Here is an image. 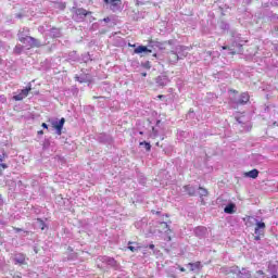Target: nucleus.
<instances>
[{
  "label": "nucleus",
  "instance_id": "47",
  "mask_svg": "<svg viewBox=\"0 0 278 278\" xmlns=\"http://www.w3.org/2000/svg\"><path fill=\"white\" fill-rule=\"evenodd\" d=\"M128 46L131 48H136V43H134V45L129 43Z\"/></svg>",
  "mask_w": 278,
  "mask_h": 278
},
{
  "label": "nucleus",
  "instance_id": "27",
  "mask_svg": "<svg viewBox=\"0 0 278 278\" xmlns=\"http://www.w3.org/2000/svg\"><path fill=\"white\" fill-rule=\"evenodd\" d=\"M68 60L72 62H77L79 60V56L77 55L76 51H72L68 53Z\"/></svg>",
  "mask_w": 278,
  "mask_h": 278
},
{
  "label": "nucleus",
  "instance_id": "17",
  "mask_svg": "<svg viewBox=\"0 0 278 278\" xmlns=\"http://www.w3.org/2000/svg\"><path fill=\"white\" fill-rule=\"evenodd\" d=\"M179 60H181L179 58V55L177 54L176 51H170L168 53V61L172 63V64H177V62H179Z\"/></svg>",
  "mask_w": 278,
  "mask_h": 278
},
{
  "label": "nucleus",
  "instance_id": "59",
  "mask_svg": "<svg viewBox=\"0 0 278 278\" xmlns=\"http://www.w3.org/2000/svg\"><path fill=\"white\" fill-rule=\"evenodd\" d=\"M80 1H81V3H83L84 0H80Z\"/></svg>",
  "mask_w": 278,
  "mask_h": 278
},
{
  "label": "nucleus",
  "instance_id": "5",
  "mask_svg": "<svg viewBox=\"0 0 278 278\" xmlns=\"http://www.w3.org/2000/svg\"><path fill=\"white\" fill-rule=\"evenodd\" d=\"M50 123L53 129H55L56 136H61L62 129H64V123H66V119L62 117L61 119H51Z\"/></svg>",
  "mask_w": 278,
  "mask_h": 278
},
{
  "label": "nucleus",
  "instance_id": "41",
  "mask_svg": "<svg viewBox=\"0 0 278 278\" xmlns=\"http://www.w3.org/2000/svg\"><path fill=\"white\" fill-rule=\"evenodd\" d=\"M104 23H110V17H104L103 20H102Z\"/></svg>",
  "mask_w": 278,
  "mask_h": 278
},
{
  "label": "nucleus",
  "instance_id": "53",
  "mask_svg": "<svg viewBox=\"0 0 278 278\" xmlns=\"http://www.w3.org/2000/svg\"><path fill=\"white\" fill-rule=\"evenodd\" d=\"M162 97H164V96H159V99H162Z\"/></svg>",
  "mask_w": 278,
  "mask_h": 278
},
{
  "label": "nucleus",
  "instance_id": "50",
  "mask_svg": "<svg viewBox=\"0 0 278 278\" xmlns=\"http://www.w3.org/2000/svg\"><path fill=\"white\" fill-rule=\"evenodd\" d=\"M274 126L278 127V122H274Z\"/></svg>",
  "mask_w": 278,
  "mask_h": 278
},
{
  "label": "nucleus",
  "instance_id": "58",
  "mask_svg": "<svg viewBox=\"0 0 278 278\" xmlns=\"http://www.w3.org/2000/svg\"><path fill=\"white\" fill-rule=\"evenodd\" d=\"M0 65H1V59H0Z\"/></svg>",
  "mask_w": 278,
  "mask_h": 278
},
{
  "label": "nucleus",
  "instance_id": "3",
  "mask_svg": "<svg viewBox=\"0 0 278 278\" xmlns=\"http://www.w3.org/2000/svg\"><path fill=\"white\" fill-rule=\"evenodd\" d=\"M89 14H92V12L87 11L84 8L75 9L73 13V21L76 23H84V21H86V16H89Z\"/></svg>",
  "mask_w": 278,
  "mask_h": 278
},
{
  "label": "nucleus",
  "instance_id": "60",
  "mask_svg": "<svg viewBox=\"0 0 278 278\" xmlns=\"http://www.w3.org/2000/svg\"><path fill=\"white\" fill-rule=\"evenodd\" d=\"M276 1H278V0H276Z\"/></svg>",
  "mask_w": 278,
  "mask_h": 278
},
{
  "label": "nucleus",
  "instance_id": "43",
  "mask_svg": "<svg viewBox=\"0 0 278 278\" xmlns=\"http://www.w3.org/2000/svg\"><path fill=\"white\" fill-rule=\"evenodd\" d=\"M22 16H23V14H21V13L15 14V18H21Z\"/></svg>",
  "mask_w": 278,
  "mask_h": 278
},
{
  "label": "nucleus",
  "instance_id": "52",
  "mask_svg": "<svg viewBox=\"0 0 278 278\" xmlns=\"http://www.w3.org/2000/svg\"><path fill=\"white\" fill-rule=\"evenodd\" d=\"M153 56H154V58H157V54L154 53Z\"/></svg>",
  "mask_w": 278,
  "mask_h": 278
},
{
  "label": "nucleus",
  "instance_id": "42",
  "mask_svg": "<svg viewBox=\"0 0 278 278\" xmlns=\"http://www.w3.org/2000/svg\"><path fill=\"white\" fill-rule=\"evenodd\" d=\"M149 249H151V251H153V249H155V244L151 243V244L149 245Z\"/></svg>",
  "mask_w": 278,
  "mask_h": 278
},
{
  "label": "nucleus",
  "instance_id": "54",
  "mask_svg": "<svg viewBox=\"0 0 278 278\" xmlns=\"http://www.w3.org/2000/svg\"><path fill=\"white\" fill-rule=\"evenodd\" d=\"M156 125H160V121L156 122Z\"/></svg>",
  "mask_w": 278,
  "mask_h": 278
},
{
  "label": "nucleus",
  "instance_id": "29",
  "mask_svg": "<svg viewBox=\"0 0 278 278\" xmlns=\"http://www.w3.org/2000/svg\"><path fill=\"white\" fill-rule=\"evenodd\" d=\"M208 192L207 189L203 188V187H199V197L201 199H203V197H207Z\"/></svg>",
  "mask_w": 278,
  "mask_h": 278
},
{
  "label": "nucleus",
  "instance_id": "2",
  "mask_svg": "<svg viewBox=\"0 0 278 278\" xmlns=\"http://www.w3.org/2000/svg\"><path fill=\"white\" fill-rule=\"evenodd\" d=\"M153 47H160V42L156 41H150V45L147 46H139L135 48L134 53L136 55H147L148 53H153Z\"/></svg>",
  "mask_w": 278,
  "mask_h": 278
},
{
  "label": "nucleus",
  "instance_id": "37",
  "mask_svg": "<svg viewBox=\"0 0 278 278\" xmlns=\"http://www.w3.org/2000/svg\"><path fill=\"white\" fill-rule=\"evenodd\" d=\"M8 99L2 94L0 96V103H5Z\"/></svg>",
  "mask_w": 278,
  "mask_h": 278
},
{
  "label": "nucleus",
  "instance_id": "46",
  "mask_svg": "<svg viewBox=\"0 0 278 278\" xmlns=\"http://www.w3.org/2000/svg\"><path fill=\"white\" fill-rule=\"evenodd\" d=\"M12 278H23L20 275H14Z\"/></svg>",
  "mask_w": 278,
  "mask_h": 278
},
{
  "label": "nucleus",
  "instance_id": "26",
  "mask_svg": "<svg viewBox=\"0 0 278 278\" xmlns=\"http://www.w3.org/2000/svg\"><path fill=\"white\" fill-rule=\"evenodd\" d=\"M5 157H8V154L3 152L0 155V162H5ZM0 168H2V170H5V168H8V164H0Z\"/></svg>",
  "mask_w": 278,
  "mask_h": 278
},
{
  "label": "nucleus",
  "instance_id": "57",
  "mask_svg": "<svg viewBox=\"0 0 278 278\" xmlns=\"http://www.w3.org/2000/svg\"><path fill=\"white\" fill-rule=\"evenodd\" d=\"M0 164H5V163H3V162H0Z\"/></svg>",
  "mask_w": 278,
  "mask_h": 278
},
{
  "label": "nucleus",
  "instance_id": "51",
  "mask_svg": "<svg viewBox=\"0 0 278 278\" xmlns=\"http://www.w3.org/2000/svg\"><path fill=\"white\" fill-rule=\"evenodd\" d=\"M223 49H224V50L227 49V46H224Z\"/></svg>",
  "mask_w": 278,
  "mask_h": 278
},
{
  "label": "nucleus",
  "instance_id": "32",
  "mask_svg": "<svg viewBox=\"0 0 278 278\" xmlns=\"http://www.w3.org/2000/svg\"><path fill=\"white\" fill-rule=\"evenodd\" d=\"M10 49V46L8 43L0 40V51H8Z\"/></svg>",
  "mask_w": 278,
  "mask_h": 278
},
{
  "label": "nucleus",
  "instance_id": "8",
  "mask_svg": "<svg viewBox=\"0 0 278 278\" xmlns=\"http://www.w3.org/2000/svg\"><path fill=\"white\" fill-rule=\"evenodd\" d=\"M267 273L271 275L269 278H278V263L269 262L267 265Z\"/></svg>",
  "mask_w": 278,
  "mask_h": 278
},
{
  "label": "nucleus",
  "instance_id": "15",
  "mask_svg": "<svg viewBox=\"0 0 278 278\" xmlns=\"http://www.w3.org/2000/svg\"><path fill=\"white\" fill-rule=\"evenodd\" d=\"M194 233L197 236V238H205V236H207V228L204 226H199L194 229Z\"/></svg>",
  "mask_w": 278,
  "mask_h": 278
},
{
  "label": "nucleus",
  "instance_id": "25",
  "mask_svg": "<svg viewBox=\"0 0 278 278\" xmlns=\"http://www.w3.org/2000/svg\"><path fill=\"white\" fill-rule=\"evenodd\" d=\"M35 225L36 227H38V229H41V231H45V229H47V224L40 218L36 219Z\"/></svg>",
  "mask_w": 278,
  "mask_h": 278
},
{
  "label": "nucleus",
  "instance_id": "30",
  "mask_svg": "<svg viewBox=\"0 0 278 278\" xmlns=\"http://www.w3.org/2000/svg\"><path fill=\"white\" fill-rule=\"evenodd\" d=\"M54 3H55V8H58V10H66V2L56 1Z\"/></svg>",
  "mask_w": 278,
  "mask_h": 278
},
{
  "label": "nucleus",
  "instance_id": "13",
  "mask_svg": "<svg viewBox=\"0 0 278 278\" xmlns=\"http://www.w3.org/2000/svg\"><path fill=\"white\" fill-rule=\"evenodd\" d=\"M186 266L187 268H189L191 273H200L201 268H203V265L201 264V262L189 263Z\"/></svg>",
  "mask_w": 278,
  "mask_h": 278
},
{
  "label": "nucleus",
  "instance_id": "56",
  "mask_svg": "<svg viewBox=\"0 0 278 278\" xmlns=\"http://www.w3.org/2000/svg\"><path fill=\"white\" fill-rule=\"evenodd\" d=\"M237 121H238V123H241L240 119H237Z\"/></svg>",
  "mask_w": 278,
  "mask_h": 278
},
{
  "label": "nucleus",
  "instance_id": "55",
  "mask_svg": "<svg viewBox=\"0 0 278 278\" xmlns=\"http://www.w3.org/2000/svg\"><path fill=\"white\" fill-rule=\"evenodd\" d=\"M274 18H277V15H274Z\"/></svg>",
  "mask_w": 278,
  "mask_h": 278
},
{
  "label": "nucleus",
  "instance_id": "21",
  "mask_svg": "<svg viewBox=\"0 0 278 278\" xmlns=\"http://www.w3.org/2000/svg\"><path fill=\"white\" fill-rule=\"evenodd\" d=\"M168 81H169L168 76H166V75H162V76L156 77L157 86L164 87L168 84Z\"/></svg>",
  "mask_w": 278,
  "mask_h": 278
},
{
  "label": "nucleus",
  "instance_id": "49",
  "mask_svg": "<svg viewBox=\"0 0 278 278\" xmlns=\"http://www.w3.org/2000/svg\"><path fill=\"white\" fill-rule=\"evenodd\" d=\"M251 1H253V0H245V3L249 5V3H251Z\"/></svg>",
  "mask_w": 278,
  "mask_h": 278
},
{
  "label": "nucleus",
  "instance_id": "28",
  "mask_svg": "<svg viewBox=\"0 0 278 278\" xmlns=\"http://www.w3.org/2000/svg\"><path fill=\"white\" fill-rule=\"evenodd\" d=\"M139 147H143L146 151H151V143L148 141H140Z\"/></svg>",
  "mask_w": 278,
  "mask_h": 278
},
{
  "label": "nucleus",
  "instance_id": "36",
  "mask_svg": "<svg viewBox=\"0 0 278 278\" xmlns=\"http://www.w3.org/2000/svg\"><path fill=\"white\" fill-rule=\"evenodd\" d=\"M262 238H264V236H262V235H255V236H254V240H255L256 242H260V240H262Z\"/></svg>",
  "mask_w": 278,
  "mask_h": 278
},
{
  "label": "nucleus",
  "instance_id": "35",
  "mask_svg": "<svg viewBox=\"0 0 278 278\" xmlns=\"http://www.w3.org/2000/svg\"><path fill=\"white\" fill-rule=\"evenodd\" d=\"M90 60H92L90 53L83 54V62L88 63Z\"/></svg>",
  "mask_w": 278,
  "mask_h": 278
},
{
  "label": "nucleus",
  "instance_id": "6",
  "mask_svg": "<svg viewBox=\"0 0 278 278\" xmlns=\"http://www.w3.org/2000/svg\"><path fill=\"white\" fill-rule=\"evenodd\" d=\"M29 92H31V83L25 89H21L17 94L13 96V101H23V99L29 96Z\"/></svg>",
  "mask_w": 278,
  "mask_h": 278
},
{
  "label": "nucleus",
  "instance_id": "39",
  "mask_svg": "<svg viewBox=\"0 0 278 278\" xmlns=\"http://www.w3.org/2000/svg\"><path fill=\"white\" fill-rule=\"evenodd\" d=\"M41 127H42L43 129H49V125H47V123H42V124H41Z\"/></svg>",
  "mask_w": 278,
  "mask_h": 278
},
{
  "label": "nucleus",
  "instance_id": "12",
  "mask_svg": "<svg viewBox=\"0 0 278 278\" xmlns=\"http://www.w3.org/2000/svg\"><path fill=\"white\" fill-rule=\"evenodd\" d=\"M101 261L103 262V264H106L108 266H111V268H117L118 267V263L116 262V260H114V257L102 256Z\"/></svg>",
  "mask_w": 278,
  "mask_h": 278
},
{
  "label": "nucleus",
  "instance_id": "45",
  "mask_svg": "<svg viewBox=\"0 0 278 278\" xmlns=\"http://www.w3.org/2000/svg\"><path fill=\"white\" fill-rule=\"evenodd\" d=\"M43 134H45V131H42V130L38 131V136H42Z\"/></svg>",
  "mask_w": 278,
  "mask_h": 278
},
{
  "label": "nucleus",
  "instance_id": "20",
  "mask_svg": "<svg viewBox=\"0 0 278 278\" xmlns=\"http://www.w3.org/2000/svg\"><path fill=\"white\" fill-rule=\"evenodd\" d=\"M225 214H236V203L230 202L224 208Z\"/></svg>",
  "mask_w": 278,
  "mask_h": 278
},
{
  "label": "nucleus",
  "instance_id": "14",
  "mask_svg": "<svg viewBox=\"0 0 278 278\" xmlns=\"http://www.w3.org/2000/svg\"><path fill=\"white\" fill-rule=\"evenodd\" d=\"M249 99H250L249 93L243 92V93H241L240 97L235 101V103H236L237 105H247V103H249Z\"/></svg>",
  "mask_w": 278,
  "mask_h": 278
},
{
  "label": "nucleus",
  "instance_id": "31",
  "mask_svg": "<svg viewBox=\"0 0 278 278\" xmlns=\"http://www.w3.org/2000/svg\"><path fill=\"white\" fill-rule=\"evenodd\" d=\"M23 49H24V47L23 46H21V45H17V46H15V48H14V53L16 54V55H21L22 53H23Z\"/></svg>",
  "mask_w": 278,
  "mask_h": 278
},
{
  "label": "nucleus",
  "instance_id": "23",
  "mask_svg": "<svg viewBox=\"0 0 278 278\" xmlns=\"http://www.w3.org/2000/svg\"><path fill=\"white\" fill-rule=\"evenodd\" d=\"M258 176H260V170L257 169H252L245 173V177H249L250 179H257Z\"/></svg>",
  "mask_w": 278,
  "mask_h": 278
},
{
  "label": "nucleus",
  "instance_id": "33",
  "mask_svg": "<svg viewBox=\"0 0 278 278\" xmlns=\"http://www.w3.org/2000/svg\"><path fill=\"white\" fill-rule=\"evenodd\" d=\"M219 27H220V29H223L224 31H228V29H229V24L226 23V22H220Z\"/></svg>",
  "mask_w": 278,
  "mask_h": 278
},
{
  "label": "nucleus",
  "instance_id": "18",
  "mask_svg": "<svg viewBox=\"0 0 278 278\" xmlns=\"http://www.w3.org/2000/svg\"><path fill=\"white\" fill-rule=\"evenodd\" d=\"M76 81H79V84H88L90 81V75L88 74H81L80 76H75Z\"/></svg>",
  "mask_w": 278,
  "mask_h": 278
},
{
  "label": "nucleus",
  "instance_id": "1",
  "mask_svg": "<svg viewBox=\"0 0 278 278\" xmlns=\"http://www.w3.org/2000/svg\"><path fill=\"white\" fill-rule=\"evenodd\" d=\"M231 38H232L231 47H233V48H230L231 55H236V53H242L243 51L242 47H244V43L247 42V40L241 38V35L236 30H231Z\"/></svg>",
  "mask_w": 278,
  "mask_h": 278
},
{
  "label": "nucleus",
  "instance_id": "48",
  "mask_svg": "<svg viewBox=\"0 0 278 278\" xmlns=\"http://www.w3.org/2000/svg\"><path fill=\"white\" fill-rule=\"evenodd\" d=\"M169 278H177L174 274L168 276Z\"/></svg>",
  "mask_w": 278,
  "mask_h": 278
},
{
  "label": "nucleus",
  "instance_id": "4",
  "mask_svg": "<svg viewBox=\"0 0 278 278\" xmlns=\"http://www.w3.org/2000/svg\"><path fill=\"white\" fill-rule=\"evenodd\" d=\"M22 45H25L26 47H29L30 49H40V47H45V43L40 41V39H36L31 36L26 37L24 41H22Z\"/></svg>",
  "mask_w": 278,
  "mask_h": 278
},
{
  "label": "nucleus",
  "instance_id": "38",
  "mask_svg": "<svg viewBox=\"0 0 278 278\" xmlns=\"http://www.w3.org/2000/svg\"><path fill=\"white\" fill-rule=\"evenodd\" d=\"M38 31H40V34H45V26H39Z\"/></svg>",
  "mask_w": 278,
  "mask_h": 278
},
{
  "label": "nucleus",
  "instance_id": "10",
  "mask_svg": "<svg viewBox=\"0 0 278 278\" xmlns=\"http://www.w3.org/2000/svg\"><path fill=\"white\" fill-rule=\"evenodd\" d=\"M188 51H190L189 47H186V46L176 47V53L178 54V58L180 60H184V58L188 56Z\"/></svg>",
  "mask_w": 278,
  "mask_h": 278
},
{
  "label": "nucleus",
  "instance_id": "40",
  "mask_svg": "<svg viewBox=\"0 0 278 278\" xmlns=\"http://www.w3.org/2000/svg\"><path fill=\"white\" fill-rule=\"evenodd\" d=\"M14 231H15V233H21V231H23V229L22 228H14Z\"/></svg>",
  "mask_w": 278,
  "mask_h": 278
},
{
  "label": "nucleus",
  "instance_id": "24",
  "mask_svg": "<svg viewBox=\"0 0 278 278\" xmlns=\"http://www.w3.org/2000/svg\"><path fill=\"white\" fill-rule=\"evenodd\" d=\"M157 227H160L164 233H168V231H170V227L166 222H159Z\"/></svg>",
  "mask_w": 278,
  "mask_h": 278
},
{
  "label": "nucleus",
  "instance_id": "11",
  "mask_svg": "<svg viewBox=\"0 0 278 278\" xmlns=\"http://www.w3.org/2000/svg\"><path fill=\"white\" fill-rule=\"evenodd\" d=\"M13 262L20 266H25V264H27V256L23 253H17L14 255Z\"/></svg>",
  "mask_w": 278,
  "mask_h": 278
},
{
  "label": "nucleus",
  "instance_id": "34",
  "mask_svg": "<svg viewBox=\"0 0 278 278\" xmlns=\"http://www.w3.org/2000/svg\"><path fill=\"white\" fill-rule=\"evenodd\" d=\"M131 244H134V242H128V250L136 253V251H138V247H134Z\"/></svg>",
  "mask_w": 278,
  "mask_h": 278
},
{
  "label": "nucleus",
  "instance_id": "16",
  "mask_svg": "<svg viewBox=\"0 0 278 278\" xmlns=\"http://www.w3.org/2000/svg\"><path fill=\"white\" fill-rule=\"evenodd\" d=\"M29 34H30L29 28L20 29V31L17 34V38H18L20 42L25 41V39L29 37Z\"/></svg>",
  "mask_w": 278,
  "mask_h": 278
},
{
  "label": "nucleus",
  "instance_id": "22",
  "mask_svg": "<svg viewBox=\"0 0 278 278\" xmlns=\"http://www.w3.org/2000/svg\"><path fill=\"white\" fill-rule=\"evenodd\" d=\"M185 192L189 194V197H194L197 194V188L191 185H186L184 187Z\"/></svg>",
  "mask_w": 278,
  "mask_h": 278
},
{
  "label": "nucleus",
  "instance_id": "9",
  "mask_svg": "<svg viewBox=\"0 0 278 278\" xmlns=\"http://www.w3.org/2000/svg\"><path fill=\"white\" fill-rule=\"evenodd\" d=\"M104 3L106 5H110V10L112 12H118V10H121V4L123 3L121 0H104Z\"/></svg>",
  "mask_w": 278,
  "mask_h": 278
},
{
  "label": "nucleus",
  "instance_id": "44",
  "mask_svg": "<svg viewBox=\"0 0 278 278\" xmlns=\"http://www.w3.org/2000/svg\"><path fill=\"white\" fill-rule=\"evenodd\" d=\"M179 270H180V273H186V268H184L181 266H179Z\"/></svg>",
  "mask_w": 278,
  "mask_h": 278
},
{
  "label": "nucleus",
  "instance_id": "19",
  "mask_svg": "<svg viewBox=\"0 0 278 278\" xmlns=\"http://www.w3.org/2000/svg\"><path fill=\"white\" fill-rule=\"evenodd\" d=\"M49 36H50V38H61L62 30H60V28L53 27L49 30Z\"/></svg>",
  "mask_w": 278,
  "mask_h": 278
},
{
  "label": "nucleus",
  "instance_id": "7",
  "mask_svg": "<svg viewBox=\"0 0 278 278\" xmlns=\"http://www.w3.org/2000/svg\"><path fill=\"white\" fill-rule=\"evenodd\" d=\"M255 220V228H254V233L255 236H264L266 231V223L260 222L258 219L254 218Z\"/></svg>",
  "mask_w": 278,
  "mask_h": 278
}]
</instances>
